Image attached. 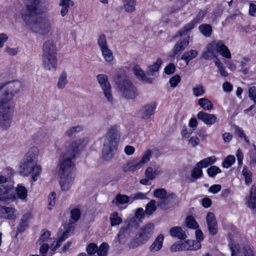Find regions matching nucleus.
<instances>
[{"label": "nucleus", "instance_id": "obj_55", "mask_svg": "<svg viewBox=\"0 0 256 256\" xmlns=\"http://www.w3.org/2000/svg\"><path fill=\"white\" fill-rule=\"evenodd\" d=\"M235 132L240 138H244L247 144L250 145L249 139L244 134V131L240 128L238 126H236L235 128Z\"/></svg>", "mask_w": 256, "mask_h": 256}, {"label": "nucleus", "instance_id": "obj_31", "mask_svg": "<svg viewBox=\"0 0 256 256\" xmlns=\"http://www.w3.org/2000/svg\"><path fill=\"white\" fill-rule=\"evenodd\" d=\"M68 83V74L65 71H62L58 78L57 88L58 90H63L66 88Z\"/></svg>", "mask_w": 256, "mask_h": 256}, {"label": "nucleus", "instance_id": "obj_36", "mask_svg": "<svg viewBox=\"0 0 256 256\" xmlns=\"http://www.w3.org/2000/svg\"><path fill=\"white\" fill-rule=\"evenodd\" d=\"M216 158L215 156H212L206 158L198 162L196 166L200 167L201 168H206L208 166L212 165L215 162Z\"/></svg>", "mask_w": 256, "mask_h": 256}, {"label": "nucleus", "instance_id": "obj_28", "mask_svg": "<svg viewBox=\"0 0 256 256\" xmlns=\"http://www.w3.org/2000/svg\"><path fill=\"white\" fill-rule=\"evenodd\" d=\"M38 154L39 150L38 148L36 146H32L29 149L23 158L28 161L38 163Z\"/></svg>", "mask_w": 256, "mask_h": 256}, {"label": "nucleus", "instance_id": "obj_45", "mask_svg": "<svg viewBox=\"0 0 256 256\" xmlns=\"http://www.w3.org/2000/svg\"><path fill=\"white\" fill-rule=\"evenodd\" d=\"M186 224L187 227L190 228L196 229L198 227V224L192 216H188L186 220Z\"/></svg>", "mask_w": 256, "mask_h": 256}, {"label": "nucleus", "instance_id": "obj_62", "mask_svg": "<svg viewBox=\"0 0 256 256\" xmlns=\"http://www.w3.org/2000/svg\"><path fill=\"white\" fill-rule=\"evenodd\" d=\"M176 70L175 65L173 63L169 64L164 68V72L167 74H171L174 72Z\"/></svg>", "mask_w": 256, "mask_h": 256}, {"label": "nucleus", "instance_id": "obj_14", "mask_svg": "<svg viewBox=\"0 0 256 256\" xmlns=\"http://www.w3.org/2000/svg\"><path fill=\"white\" fill-rule=\"evenodd\" d=\"M98 42L104 60L107 62H112L114 60V55L112 51L108 48L106 36L104 34L100 35Z\"/></svg>", "mask_w": 256, "mask_h": 256}, {"label": "nucleus", "instance_id": "obj_64", "mask_svg": "<svg viewBox=\"0 0 256 256\" xmlns=\"http://www.w3.org/2000/svg\"><path fill=\"white\" fill-rule=\"evenodd\" d=\"M50 235V233L49 231L46 230H43L42 233V234L40 237L39 240V242H41V243L45 242L46 240L47 239H48Z\"/></svg>", "mask_w": 256, "mask_h": 256}, {"label": "nucleus", "instance_id": "obj_23", "mask_svg": "<svg viewBox=\"0 0 256 256\" xmlns=\"http://www.w3.org/2000/svg\"><path fill=\"white\" fill-rule=\"evenodd\" d=\"M190 37L186 36L184 38H181L176 42L172 50V54L174 56L177 54L184 50L189 44Z\"/></svg>", "mask_w": 256, "mask_h": 256}, {"label": "nucleus", "instance_id": "obj_56", "mask_svg": "<svg viewBox=\"0 0 256 256\" xmlns=\"http://www.w3.org/2000/svg\"><path fill=\"white\" fill-rule=\"evenodd\" d=\"M180 76L178 74H176L172 77L169 81L170 86L172 88L176 87L178 83L180 82Z\"/></svg>", "mask_w": 256, "mask_h": 256}, {"label": "nucleus", "instance_id": "obj_10", "mask_svg": "<svg viewBox=\"0 0 256 256\" xmlns=\"http://www.w3.org/2000/svg\"><path fill=\"white\" fill-rule=\"evenodd\" d=\"M154 196L159 200L158 202V206L164 210L172 206L176 200V196L174 194H168L166 190L162 188L154 190Z\"/></svg>", "mask_w": 256, "mask_h": 256}, {"label": "nucleus", "instance_id": "obj_5", "mask_svg": "<svg viewBox=\"0 0 256 256\" xmlns=\"http://www.w3.org/2000/svg\"><path fill=\"white\" fill-rule=\"evenodd\" d=\"M154 230V225L149 222L142 226L137 232L136 236L128 244L130 248L134 249L146 244L152 238Z\"/></svg>", "mask_w": 256, "mask_h": 256}, {"label": "nucleus", "instance_id": "obj_9", "mask_svg": "<svg viewBox=\"0 0 256 256\" xmlns=\"http://www.w3.org/2000/svg\"><path fill=\"white\" fill-rule=\"evenodd\" d=\"M8 178L0 175V200L8 203L16 200L14 188L8 186Z\"/></svg>", "mask_w": 256, "mask_h": 256}, {"label": "nucleus", "instance_id": "obj_27", "mask_svg": "<svg viewBox=\"0 0 256 256\" xmlns=\"http://www.w3.org/2000/svg\"><path fill=\"white\" fill-rule=\"evenodd\" d=\"M134 72L136 78L146 83L152 82V78H148L139 66L136 65L134 67Z\"/></svg>", "mask_w": 256, "mask_h": 256}, {"label": "nucleus", "instance_id": "obj_46", "mask_svg": "<svg viewBox=\"0 0 256 256\" xmlns=\"http://www.w3.org/2000/svg\"><path fill=\"white\" fill-rule=\"evenodd\" d=\"M108 248V245L106 242L102 243L98 248V256H106Z\"/></svg>", "mask_w": 256, "mask_h": 256}, {"label": "nucleus", "instance_id": "obj_17", "mask_svg": "<svg viewBox=\"0 0 256 256\" xmlns=\"http://www.w3.org/2000/svg\"><path fill=\"white\" fill-rule=\"evenodd\" d=\"M18 216V212L14 208L5 206L0 208V218L14 220Z\"/></svg>", "mask_w": 256, "mask_h": 256}, {"label": "nucleus", "instance_id": "obj_38", "mask_svg": "<svg viewBox=\"0 0 256 256\" xmlns=\"http://www.w3.org/2000/svg\"><path fill=\"white\" fill-rule=\"evenodd\" d=\"M84 130V126L82 125H78L70 127L65 132L64 134L68 137H72L76 134L82 132Z\"/></svg>", "mask_w": 256, "mask_h": 256}, {"label": "nucleus", "instance_id": "obj_44", "mask_svg": "<svg viewBox=\"0 0 256 256\" xmlns=\"http://www.w3.org/2000/svg\"><path fill=\"white\" fill-rule=\"evenodd\" d=\"M200 32L206 36H210L212 34V28L210 24H204L199 26Z\"/></svg>", "mask_w": 256, "mask_h": 256}, {"label": "nucleus", "instance_id": "obj_25", "mask_svg": "<svg viewBox=\"0 0 256 256\" xmlns=\"http://www.w3.org/2000/svg\"><path fill=\"white\" fill-rule=\"evenodd\" d=\"M164 236L162 234H160L155 238L153 242L149 247V250L152 253H155L160 251L163 245Z\"/></svg>", "mask_w": 256, "mask_h": 256}, {"label": "nucleus", "instance_id": "obj_59", "mask_svg": "<svg viewBox=\"0 0 256 256\" xmlns=\"http://www.w3.org/2000/svg\"><path fill=\"white\" fill-rule=\"evenodd\" d=\"M71 218L75 221L78 220L80 216V212L78 208H74L70 212Z\"/></svg>", "mask_w": 256, "mask_h": 256}, {"label": "nucleus", "instance_id": "obj_60", "mask_svg": "<svg viewBox=\"0 0 256 256\" xmlns=\"http://www.w3.org/2000/svg\"><path fill=\"white\" fill-rule=\"evenodd\" d=\"M56 197V194L54 192H52L48 197V209L52 210V206H54L55 204V199Z\"/></svg>", "mask_w": 256, "mask_h": 256}, {"label": "nucleus", "instance_id": "obj_42", "mask_svg": "<svg viewBox=\"0 0 256 256\" xmlns=\"http://www.w3.org/2000/svg\"><path fill=\"white\" fill-rule=\"evenodd\" d=\"M156 201L154 200H152L146 205L145 213L147 216H150L156 210Z\"/></svg>", "mask_w": 256, "mask_h": 256}, {"label": "nucleus", "instance_id": "obj_57", "mask_svg": "<svg viewBox=\"0 0 256 256\" xmlns=\"http://www.w3.org/2000/svg\"><path fill=\"white\" fill-rule=\"evenodd\" d=\"M146 198V194H143L142 192H137L135 194H132L130 196V198L131 202H134L135 200H142Z\"/></svg>", "mask_w": 256, "mask_h": 256}, {"label": "nucleus", "instance_id": "obj_20", "mask_svg": "<svg viewBox=\"0 0 256 256\" xmlns=\"http://www.w3.org/2000/svg\"><path fill=\"white\" fill-rule=\"evenodd\" d=\"M42 54H57V48L53 40H48L44 42L42 48Z\"/></svg>", "mask_w": 256, "mask_h": 256}, {"label": "nucleus", "instance_id": "obj_19", "mask_svg": "<svg viewBox=\"0 0 256 256\" xmlns=\"http://www.w3.org/2000/svg\"><path fill=\"white\" fill-rule=\"evenodd\" d=\"M206 14V10H200L198 13L196 17L195 18H194V20L192 22L186 26L184 30L179 31V36H182L183 35H184L187 33V32L190 31L192 29L194 28V22H198L200 21H201L202 20V18L204 17Z\"/></svg>", "mask_w": 256, "mask_h": 256}, {"label": "nucleus", "instance_id": "obj_39", "mask_svg": "<svg viewBox=\"0 0 256 256\" xmlns=\"http://www.w3.org/2000/svg\"><path fill=\"white\" fill-rule=\"evenodd\" d=\"M30 218V214H26L21 218L20 222L17 230L22 232H24L28 226V221Z\"/></svg>", "mask_w": 256, "mask_h": 256}, {"label": "nucleus", "instance_id": "obj_22", "mask_svg": "<svg viewBox=\"0 0 256 256\" xmlns=\"http://www.w3.org/2000/svg\"><path fill=\"white\" fill-rule=\"evenodd\" d=\"M198 118L208 125H212L217 122L216 116L211 114L200 112L197 114Z\"/></svg>", "mask_w": 256, "mask_h": 256}, {"label": "nucleus", "instance_id": "obj_34", "mask_svg": "<svg viewBox=\"0 0 256 256\" xmlns=\"http://www.w3.org/2000/svg\"><path fill=\"white\" fill-rule=\"evenodd\" d=\"M198 55V52L196 50H190L184 52L182 56L181 59L184 60L186 65L192 59L196 58Z\"/></svg>", "mask_w": 256, "mask_h": 256}, {"label": "nucleus", "instance_id": "obj_58", "mask_svg": "<svg viewBox=\"0 0 256 256\" xmlns=\"http://www.w3.org/2000/svg\"><path fill=\"white\" fill-rule=\"evenodd\" d=\"M146 178L148 180H153L154 179V170L151 166L148 167L144 172Z\"/></svg>", "mask_w": 256, "mask_h": 256}, {"label": "nucleus", "instance_id": "obj_33", "mask_svg": "<svg viewBox=\"0 0 256 256\" xmlns=\"http://www.w3.org/2000/svg\"><path fill=\"white\" fill-rule=\"evenodd\" d=\"M162 62V60L161 58H158L155 62L148 66L146 69L147 73L150 75H154L155 72L158 71Z\"/></svg>", "mask_w": 256, "mask_h": 256}, {"label": "nucleus", "instance_id": "obj_12", "mask_svg": "<svg viewBox=\"0 0 256 256\" xmlns=\"http://www.w3.org/2000/svg\"><path fill=\"white\" fill-rule=\"evenodd\" d=\"M96 78L107 102L111 104H113L114 98L112 95V87L108 80V76L104 74H100L97 76Z\"/></svg>", "mask_w": 256, "mask_h": 256}, {"label": "nucleus", "instance_id": "obj_32", "mask_svg": "<svg viewBox=\"0 0 256 256\" xmlns=\"http://www.w3.org/2000/svg\"><path fill=\"white\" fill-rule=\"evenodd\" d=\"M152 154L153 152L150 149H147L144 152L140 160L139 161H137L140 168H142L150 160Z\"/></svg>", "mask_w": 256, "mask_h": 256}, {"label": "nucleus", "instance_id": "obj_41", "mask_svg": "<svg viewBox=\"0 0 256 256\" xmlns=\"http://www.w3.org/2000/svg\"><path fill=\"white\" fill-rule=\"evenodd\" d=\"M198 105L205 110H210L213 108L212 102L206 98H201L198 100Z\"/></svg>", "mask_w": 256, "mask_h": 256}, {"label": "nucleus", "instance_id": "obj_21", "mask_svg": "<svg viewBox=\"0 0 256 256\" xmlns=\"http://www.w3.org/2000/svg\"><path fill=\"white\" fill-rule=\"evenodd\" d=\"M156 107V103H150L144 106L139 111L140 117L144 120H148L154 113Z\"/></svg>", "mask_w": 256, "mask_h": 256}, {"label": "nucleus", "instance_id": "obj_30", "mask_svg": "<svg viewBox=\"0 0 256 256\" xmlns=\"http://www.w3.org/2000/svg\"><path fill=\"white\" fill-rule=\"evenodd\" d=\"M248 206L254 211H256V188L252 186L247 202Z\"/></svg>", "mask_w": 256, "mask_h": 256}, {"label": "nucleus", "instance_id": "obj_7", "mask_svg": "<svg viewBox=\"0 0 256 256\" xmlns=\"http://www.w3.org/2000/svg\"><path fill=\"white\" fill-rule=\"evenodd\" d=\"M88 142V138L86 137L72 142L60 156L72 160L74 162L76 158L80 155V151L86 147Z\"/></svg>", "mask_w": 256, "mask_h": 256}, {"label": "nucleus", "instance_id": "obj_49", "mask_svg": "<svg viewBox=\"0 0 256 256\" xmlns=\"http://www.w3.org/2000/svg\"><path fill=\"white\" fill-rule=\"evenodd\" d=\"M214 56V52L207 45L202 53V57L206 60H209L212 59Z\"/></svg>", "mask_w": 256, "mask_h": 256}, {"label": "nucleus", "instance_id": "obj_26", "mask_svg": "<svg viewBox=\"0 0 256 256\" xmlns=\"http://www.w3.org/2000/svg\"><path fill=\"white\" fill-rule=\"evenodd\" d=\"M201 248L200 242L189 240L182 242V250H196Z\"/></svg>", "mask_w": 256, "mask_h": 256}, {"label": "nucleus", "instance_id": "obj_13", "mask_svg": "<svg viewBox=\"0 0 256 256\" xmlns=\"http://www.w3.org/2000/svg\"><path fill=\"white\" fill-rule=\"evenodd\" d=\"M231 256H255L253 250L248 245H242L232 242L229 245Z\"/></svg>", "mask_w": 256, "mask_h": 256}, {"label": "nucleus", "instance_id": "obj_6", "mask_svg": "<svg viewBox=\"0 0 256 256\" xmlns=\"http://www.w3.org/2000/svg\"><path fill=\"white\" fill-rule=\"evenodd\" d=\"M116 82L122 97L133 100L138 95L136 88L127 76H118Z\"/></svg>", "mask_w": 256, "mask_h": 256}, {"label": "nucleus", "instance_id": "obj_50", "mask_svg": "<svg viewBox=\"0 0 256 256\" xmlns=\"http://www.w3.org/2000/svg\"><path fill=\"white\" fill-rule=\"evenodd\" d=\"M242 174L245 178L246 184H249L252 182V174L247 167L244 166L242 170Z\"/></svg>", "mask_w": 256, "mask_h": 256}, {"label": "nucleus", "instance_id": "obj_63", "mask_svg": "<svg viewBox=\"0 0 256 256\" xmlns=\"http://www.w3.org/2000/svg\"><path fill=\"white\" fill-rule=\"evenodd\" d=\"M145 214V210L142 208H138L135 212V216L138 220L144 218Z\"/></svg>", "mask_w": 256, "mask_h": 256}, {"label": "nucleus", "instance_id": "obj_47", "mask_svg": "<svg viewBox=\"0 0 256 256\" xmlns=\"http://www.w3.org/2000/svg\"><path fill=\"white\" fill-rule=\"evenodd\" d=\"M116 204L118 205L119 204H123L130 201V196H128L126 195L118 194L116 198Z\"/></svg>", "mask_w": 256, "mask_h": 256}, {"label": "nucleus", "instance_id": "obj_4", "mask_svg": "<svg viewBox=\"0 0 256 256\" xmlns=\"http://www.w3.org/2000/svg\"><path fill=\"white\" fill-rule=\"evenodd\" d=\"M24 20L28 27L34 32L44 36L50 32L52 29L50 19L45 17L34 18L24 16Z\"/></svg>", "mask_w": 256, "mask_h": 256}, {"label": "nucleus", "instance_id": "obj_15", "mask_svg": "<svg viewBox=\"0 0 256 256\" xmlns=\"http://www.w3.org/2000/svg\"><path fill=\"white\" fill-rule=\"evenodd\" d=\"M208 45L214 53L219 52L222 56L227 58H231L230 51L222 40H214Z\"/></svg>", "mask_w": 256, "mask_h": 256}, {"label": "nucleus", "instance_id": "obj_1", "mask_svg": "<svg viewBox=\"0 0 256 256\" xmlns=\"http://www.w3.org/2000/svg\"><path fill=\"white\" fill-rule=\"evenodd\" d=\"M21 88L18 80L0 83V130H6L10 127L15 107L14 98Z\"/></svg>", "mask_w": 256, "mask_h": 256}, {"label": "nucleus", "instance_id": "obj_51", "mask_svg": "<svg viewBox=\"0 0 256 256\" xmlns=\"http://www.w3.org/2000/svg\"><path fill=\"white\" fill-rule=\"evenodd\" d=\"M192 92L195 96L198 97L202 96L204 94L205 89L202 85H196L192 88Z\"/></svg>", "mask_w": 256, "mask_h": 256}, {"label": "nucleus", "instance_id": "obj_11", "mask_svg": "<svg viewBox=\"0 0 256 256\" xmlns=\"http://www.w3.org/2000/svg\"><path fill=\"white\" fill-rule=\"evenodd\" d=\"M26 6L28 16L40 15L48 7L46 0H26Z\"/></svg>", "mask_w": 256, "mask_h": 256}, {"label": "nucleus", "instance_id": "obj_61", "mask_svg": "<svg viewBox=\"0 0 256 256\" xmlns=\"http://www.w3.org/2000/svg\"><path fill=\"white\" fill-rule=\"evenodd\" d=\"M248 92L250 98L256 104V88L255 86L250 87L249 88Z\"/></svg>", "mask_w": 256, "mask_h": 256}, {"label": "nucleus", "instance_id": "obj_53", "mask_svg": "<svg viewBox=\"0 0 256 256\" xmlns=\"http://www.w3.org/2000/svg\"><path fill=\"white\" fill-rule=\"evenodd\" d=\"M207 172L210 176L213 178L216 174L221 172V170L218 166H213L207 170Z\"/></svg>", "mask_w": 256, "mask_h": 256}, {"label": "nucleus", "instance_id": "obj_54", "mask_svg": "<svg viewBox=\"0 0 256 256\" xmlns=\"http://www.w3.org/2000/svg\"><path fill=\"white\" fill-rule=\"evenodd\" d=\"M98 246L94 243L90 244L86 247V252L90 255H93L97 253Z\"/></svg>", "mask_w": 256, "mask_h": 256}, {"label": "nucleus", "instance_id": "obj_52", "mask_svg": "<svg viewBox=\"0 0 256 256\" xmlns=\"http://www.w3.org/2000/svg\"><path fill=\"white\" fill-rule=\"evenodd\" d=\"M235 158L234 156L230 155L228 156L224 160L222 165L224 168H228L235 162Z\"/></svg>", "mask_w": 256, "mask_h": 256}, {"label": "nucleus", "instance_id": "obj_2", "mask_svg": "<svg viewBox=\"0 0 256 256\" xmlns=\"http://www.w3.org/2000/svg\"><path fill=\"white\" fill-rule=\"evenodd\" d=\"M121 134L118 126H110L106 129L103 137L102 156L104 160L110 161L112 160L118 150Z\"/></svg>", "mask_w": 256, "mask_h": 256}, {"label": "nucleus", "instance_id": "obj_29", "mask_svg": "<svg viewBox=\"0 0 256 256\" xmlns=\"http://www.w3.org/2000/svg\"><path fill=\"white\" fill-rule=\"evenodd\" d=\"M170 234L172 236L177 238L180 240H184L186 238L185 232L180 226H174L170 228Z\"/></svg>", "mask_w": 256, "mask_h": 256}, {"label": "nucleus", "instance_id": "obj_24", "mask_svg": "<svg viewBox=\"0 0 256 256\" xmlns=\"http://www.w3.org/2000/svg\"><path fill=\"white\" fill-rule=\"evenodd\" d=\"M141 168L138 162L134 160H130L122 166V170L124 172H134Z\"/></svg>", "mask_w": 256, "mask_h": 256}, {"label": "nucleus", "instance_id": "obj_40", "mask_svg": "<svg viewBox=\"0 0 256 256\" xmlns=\"http://www.w3.org/2000/svg\"><path fill=\"white\" fill-rule=\"evenodd\" d=\"M202 176V171L200 167L195 166L191 171L190 182H194L195 180L201 178Z\"/></svg>", "mask_w": 256, "mask_h": 256}, {"label": "nucleus", "instance_id": "obj_3", "mask_svg": "<svg viewBox=\"0 0 256 256\" xmlns=\"http://www.w3.org/2000/svg\"><path fill=\"white\" fill-rule=\"evenodd\" d=\"M75 165L72 160L60 157V183L62 190H68L70 188L75 177Z\"/></svg>", "mask_w": 256, "mask_h": 256}, {"label": "nucleus", "instance_id": "obj_35", "mask_svg": "<svg viewBox=\"0 0 256 256\" xmlns=\"http://www.w3.org/2000/svg\"><path fill=\"white\" fill-rule=\"evenodd\" d=\"M130 232L129 224H128L126 227L121 228L118 234V240L122 244L125 243L126 238L129 236Z\"/></svg>", "mask_w": 256, "mask_h": 256}, {"label": "nucleus", "instance_id": "obj_16", "mask_svg": "<svg viewBox=\"0 0 256 256\" xmlns=\"http://www.w3.org/2000/svg\"><path fill=\"white\" fill-rule=\"evenodd\" d=\"M42 64L43 68L46 71H55L58 66L56 54H42Z\"/></svg>", "mask_w": 256, "mask_h": 256}, {"label": "nucleus", "instance_id": "obj_43", "mask_svg": "<svg viewBox=\"0 0 256 256\" xmlns=\"http://www.w3.org/2000/svg\"><path fill=\"white\" fill-rule=\"evenodd\" d=\"M135 4L134 0H124V8L128 12H132L135 10Z\"/></svg>", "mask_w": 256, "mask_h": 256}, {"label": "nucleus", "instance_id": "obj_8", "mask_svg": "<svg viewBox=\"0 0 256 256\" xmlns=\"http://www.w3.org/2000/svg\"><path fill=\"white\" fill-rule=\"evenodd\" d=\"M20 174L23 176H32L34 181H36L42 172L41 166L38 163L22 158L19 169Z\"/></svg>", "mask_w": 256, "mask_h": 256}, {"label": "nucleus", "instance_id": "obj_37", "mask_svg": "<svg viewBox=\"0 0 256 256\" xmlns=\"http://www.w3.org/2000/svg\"><path fill=\"white\" fill-rule=\"evenodd\" d=\"M14 190L16 198H18L22 200L26 199L28 192L27 190L25 187L20 184H18L16 189H14Z\"/></svg>", "mask_w": 256, "mask_h": 256}, {"label": "nucleus", "instance_id": "obj_18", "mask_svg": "<svg viewBox=\"0 0 256 256\" xmlns=\"http://www.w3.org/2000/svg\"><path fill=\"white\" fill-rule=\"evenodd\" d=\"M206 220L210 234L212 236L216 235L218 232V223L214 214L208 212Z\"/></svg>", "mask_w": 256, "mask_h": 256}, {"label": "nucleus", "instance_id": "obj_48", "mask_svg": "<svg viewBox=\"0 0 256 256\" xmlns=\"http://www.w3.org/2000/svg\"><path fill=\"white\" fill-rule=\"evenodd\" d=\"M110 220L112 226L118 225L120 224L122 222L121 218L118 216V213L116 212L111 214L110 216Z\"/></svg>", "mask_w": 256, "mask_h": 256}]
</instances>
